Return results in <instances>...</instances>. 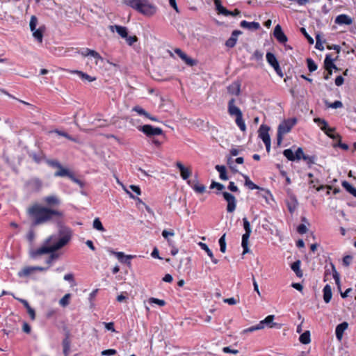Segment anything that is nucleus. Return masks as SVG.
<instances>
[{"label":"nucleus","instance_id":"obj_1","mask_svg":"<svg viewBox=\"0 0 356 356\" xmlns=\"http://www.w3.org/2000/svg\"><path fill=\"white\" fill-rule=\"evenodd\" d=\"M42 201L47 205L46 207L36 203L27 209V213L32 220V227L53 222L56 219H60L63 217V211L52 208L59 206L61 203L60 198L57 195L46 196L42 199Z\"/></svg>","mask_w":356,"mask_h":356},{"label":"nucleus","instance_id":"obj_2","mask_svg":"<svg viewBox=\"0 0 356 356\" xmlns=\"http://www.w3.org/2000/svg\"><path fill=\"white\" fill-rule=\"evenodd\" d=\"M58 225L59 227V235L60 236L58 242L50 246L43 245L32 251L31 253L32 257L54 252L65 246L70 241L72 236L70 229L63 226L60 222H58Z\"/></svg>","mask_w":356,"mask_h":356},{"label":"nucleus","instance_id":"obj_3","mask_svg":"<svg viewBox=\"0 0 356 356\" xmlns=\"http://www.w3.org/2000/svg\"><path fill=\"white\" fill-rule=\"evenodd\" d=\"M122 3L147 17L154 15L157 10L156 6L149 0H123Z\"/></svg>","mask_w":356,"mask_h":356},{"label":"nucleus","instance_id":"obj_4","mask_svg":"<svg viewBox=\"0 0 356 356\" xmlns=\"http://www.w3.org/2000/svg\"><path fill=\"white\" fill-rule=\"evenodd\" d=\"M297 122L296 118H289L282 122L277 128V142L280 145L283 140V136L289 133Z\"/></svg>","mask_w":356,"mask_h":356},{"label":"nucleus","instance_id":"obj_5","mask_svg":"<svg viewBox=\"0 0 356 356\" xmlns=\"http://www.w3.org/2000/svg\"><path fill=\"white\" fill-rule=\"evenodd\" d=\"M234 99H231L229 102L228 111L230 115L236 116V123L241 131H245V123L243 121V113L234 104Z\"/></svg>","mask_w":356,"mask_h":356},{"label":"nucleus","instance_id":"obj_6","mask_svg":"<svg viewBox=\"0 0 356 356\" xmlns=\"http://www.w3.org/2000/svg\"><path fill=\"white\" fill-rule=\"evenodd\" d=\"M275 318L274 315H269L266 317L264 320L261 321L259 324L254 326H251L248 328H246V332H252L254 331L263 329L265 326L268 327H280V325L278 323H273V320Z\"/></svg>","mask_w":356,"mask_h":356},{"label":"nucleus","instance_id":"obj_7","mask_svg":"<svg viewBox=\"0 0 356 356\" xmlns=\"http://www.w3.org/2000/svg\"><path fill=\"white\" fill-rule=\"evenodd\" d=\"M137 129L145 134L147 137L163 134V130L159 127H154L150 124L138 126Z\"/></svg>","mask_w":356,"mask_h":356},{"label":"nucleus","instance_id":"obj_8","mask_svg":"<svg viewBox=\"0 0 356 356\" xmlns=\"http://www.w3.org/2000/svg\"><path fill=\"white\" fill-rule=\"evenodd\" d=\"M269 129L270 128L267 125L262 124L259 130V136L264 143L268 152L270 150V138L268 134Z\"/></svg>","mask_w":356,"mask_h":356},{"label":"nucleus","instance_id":"obj_9","mask_svg":"<svg viewBox=\"0 0 356 356\" xmlns=\"http://www.w3.org/2000/svg\"><path fill=\"white\" fill-rule=\"evenodd\" d=\"M170 207L173 208L177 213H180L182 210L186 209L188 214L189 211L186 209V201L184 198L179 197L174 199L170 204Z\"/></svg>","mask_w":356,"mask_h":356},{"label":"nucleus","instance_id":"obj_10","mask_svg":"<svg viewBox=\"0 0 356 356\" xmlns=\"http://www.w3.org/2000/svg\"><path fill=\"white\" fill-rule=\"evenodd\" d=\"M246 187L250 190L257 189V194L259 196H262L264 198H267L266 195L268 194V191L265 190L264 188H261L254 184L248 176H246Z\"/></svg>","mask_w":356,"mask_h":356},{"label":"nucleus","instance_id":"obj_11","mask_svg":"<svg viewBox=\"0 0 356 356\" xmlns=\"http://www.w3.org/2000/svg\"><path fill=\"white\" fill-rule=\"evenodd\" d=\"M222 195L225 200L227 202V212L232 213L236 209V201L235 197L228 192H223Z\"/></svg>","mask_w":356,"mask_h":356},{"label":"nucleus","instance_id":"obj_12","mask_svg":"<svg viewBox=\"0 0 356 356\" xmlns=\"http://www.w3.org/2000/svg\"><path fill=\"white\" fill-rule=\"evenodd\" d=\"M266 57L267 62L274 68L277 74L282 76V70L275 56L271 52H268Z\"/></svg>","mask_w":356,"mask_h":356},{"label":"nucleus","instance_id":"obj_13","mask_svg":"<svg viewBox=\"0 0 356 356\" xmlns=\"http://www.w3.org/2000/svg\"><path fill=\"white\" fill-rule=\"evenodd\" d=\"M108 252L111 254L115 255L120 262L126 264L128 266H131L130 260L135 257L134 255H125L122 252H115L111 249L108 250Z\"/></svg>","mask_w":356,"mask_h":356},{"label":"nucleus","instance_id":"obj_14","mask_svg":"<svg viewBox=\"0 0 356 356\" xmlns=\"http://www.w3.org/2000/svg\"><path fill=\"white\" fill-rule=\"evenodd\" d=\"M215 5L216 6V10H218V13L222 14L225 16H235L240 13V12L237 9H235L233 12L227 10L225 7H223L221 5L220 0H216Z\"/></svg>","mask_w":356,"mask_h":356},{"label":"nucleus","instance_id":"obj_15","mask_svg":"<svg viewBox=\"0 0 356 356\" xmlns=\"http://www.w3.org/2000/svg\"><path fill=\"white\" fill-rule=\"evenodd\" d=\"M274 37L277 39V40L281 43L284 44L287 42V37L284 33L282 27L280 24L275 26L273 32Z\"/></svg>","mask_w":356,"mask_h":356},{"label":"nucleus","instance_id":"obj_16","mask_svg":"<svg viewBox=\"0 0 356 356\" xmlns=\"http://www.w3.org/2000/svg\"><path fill=\"white\" fill-rule=\"evenodd\" d=\"M286 204L289 211L291 213H293L296 210L298 202V200L296 197V196L293 195H291L286 200Z\"/></svg>","mask_w":356,"mask_h":356},{"label":"nucleus","instance_id":"obj_17","mask_svg":"<svg viewBox=\"0 0 356 356\" xmlns=\"http://www.w3.org/2000/svg\"><path fill=\"white\" fill-rule=\"evenodd\" d=\"M175 52L177 56H179L188 65L194 66L196 65V61L188 57L184 51H182L180 49H175Z\"/></svg>","mask_w":356,"mask_h":356},{"label":"nucleus","instance_id":"obj_18","mask_svg":"<svg viewBox=\"0 0 356 356\" xmlns=\"http://www.w3.org/2000/svg\"><path fill=\"white\" fill-rule=\"evenodd\" d=\"M176 166L180 171L181 178L187 180L192 174L191 169L186 168L181 162H177Z\"/></svg>","mask_w":356,"mask_h":356},{"label":"nucleus","instance_id":"obj_19","mask_svg":"<svg viewBox=\"0 0 356 356\" xmlns=\"http://www.w3.org/2000/svg\"><path fill=\"white\" fill-rule=\"evenodd\" d=\"M334 59L330 54H327L324 60V67L327 71H330V74H332V69L338 70L337 67L334 63Z\"/></svg>","mask_w":356,"mask_h":356},{"label":"nucleus","instance_id":"obj_20","mask_svg":"<svg viewBox=\"0 0 356 356\" xmlns=\"http://www.w3.org/2000/svg\"><path fill=\"white\" fill-rule=\"evenodd\" d=\"M314 121L317 122L318 125L321 126V129L323 131H324L327 136H329L331 138H334V136L330 134V132H333L334 129L333 128L328 127V124L325 120L321 118H316Z\"/></svg>","mask_w":356,"mask_h":356},{"label":"nucleus","instance_id":"obj_21","mask_svg":"<svg viewBox=\"0 0 356 356\" xmlns=\"http://www.w3.org/2000/svg\"><path fill=\"white\" fill-rule=\"evenodd\" d=\"M348 323L347 322H343L339 324L335 329L336 337L339 341L342 339L344 331L348 328Z\"/></svg>","mask_w":356,"mask_h":356},{"label":"nucleus","instance_id":"obj_22","mask_svg":"<svg viewBox=\"0 0 356 356\" xmlns=\"http://www.w3.org/2000/svg\"><path fill=\"white\" fill-rule=\"evenodd\" d=\"M335 23L339 25L346 24L350 25L353 23L352 19L347 15L341 14L338 15L335 19Z\"/></svg>","mask_w":356,"mask_h":356},{"label":"nucleus","instance_id":"obj_23","mask_svg":"<svg viewBox=\"0 0 356 356\" xmlns=\"http://www.w3.org/2000/svg\"><path fill=\"white\" fill-rule=\"evenodd\" d=\"M70 333L67 332L65 333V337L63 339L62 341V345L63 348V354L65 356H68L70 352Z\"/></svg>","mask_w":356,"mask_h":356},{"label":"nucleus","instance_id":"obj_24","mask_svg":"<svg viewBox=\"0 0 356 356\" xmlns=\"http://www.w3.org/2000/svg\"><path fill=\"white\" fill-rule=\"evenodd\" d=\"M241 33V31H234L231 37L226 41L225 45L228 47H233L236 44L238 35Z\"/></svg>","mask_w":356,"mask_h":356},{"label":"nucleus","instance_id":"obj_25","mask_svg":"<svg viewBox=\"0 0 356 356\" xmlns=\"http://www.w3.org/2000/svg\"><path fill=\"white\" fill-rule=\"evenodd\" d=\"M244 162V159L243 157H238L236 159H233L232 157L228 158L227 159V164L229 165V168L233 170L236 172L237 170L236 169V165L235 163L238 164H242Z\"/></svg>","mask_w":356,"mask_h":356},{"label":"nucleus","instance_id":"obj_26","mask_svg":"<svg viewBox=\"0 0 356 356\" xmlns=\"http://www.w3.org/2000/svg\"><path fill=\"white\" fill-rule=\"evenodd\" d=\"M323 300L325 303H329L331 300L332 293L331 286L329 284H326L323 288Z\"/></svg>","mask_w":356,"mask_h":356},{"label":"nucleus","instance_id":"obj_27","mask_svg":"<svg viewBox=\"0 0 356 356\" xmlns=\"http://www.w3.org/2000/svg\"><path fill=\"white\" fill-rule=\"evenodd\" d=\"M215 168L219 172V177L220 179L225 181L229 179V177L227 176V169L225 165H216Z\"/></svg>","mask_w":356,"mask_h":356},{"label":"nucleus","instance_id":"obj_28","mask_svg":"<svg viewBox=\"0 0 356 356\" xmlns=\"http://www.w3.org/2000/svg\"><path fill=\"white\" fill-rule=\"evenodd\" d=\"M114 29H115L116 32L122 38H127V29L124 26H119V25H115V26H111V29L113 31Z\"/></svg>","mask_w":356,"mask_h":356},{"label":"nucleus","instance_id":"obj_29","mask_svg":"<svg viewBox=\"0 0 356 356\" xmlns=\"http://www.w3.org/2000/svg\"><path fill=\"white\" fill-rule=\"evenodd\" d=\"M199 245L201 247L202 250H204L208 254V256L211 258L212 262L215 264H218V260L216 259L211 250L209 248L208 245L206 243L200 242Z\"/></svg>","mask_w":356,"mask_h":356},{"label":"nucleus","instance_id":"obj_30","mask_svg":"<svg viewBox=\"0 0 356 356\" xmlns=\"http://www.w3.org/2000/svg\"><path fill=\"white\" fill-rule=\"evenodd\" d=\"M301 261L300 260H297L291 264V269L296 273V276L298 277H302L303 275V273L300 269Z\"/></svg>","mask_w":356,"mask_h":356},{"label":"nucleus","instance_id":"obj_31","mask_svg":"<svg viewBox=\"0 0 356 356\" xmlns=\"http://www.w3.org/2000/svg\"><path fill=\"white\" fill-rule=\"evenodd\" d=\"M187 183H188V185H190L192 187V188L195 192H197L198 193H203L205 191V190H206V187L203 184H199L198 181H197L194 184H192L191 181V180H188Z\"/></svg>","mask_w":356,"mask_h":356},{"label":"nucleus","instance_id":"obj_32","mask_svg":"<svg viewBox=\"0 0 356 356\" xmlns=\"http://www.w3.org/2000/svg\"><path fill=\"white\" fill-rule=\"evenodd\" d=\"M229 93L232 95H238L240 92V83L238 82H234L232 84L227 87Z\"/></svg>","mask_w":356,"mask_h":356},{"label":"nucleus","instance_id":"obj_33","mask_svg":"<svg viewBox=\"0 0 356 356\" xmlns=\"http://www.w3.org/2000/svg\"><path fill=\"white\" fill-rule=\"evenodd\" d=\"M33 272H35L33 266H26L22 269V270L19 271L17 275L20 277H26L33 273Z\"/></svg>","mask_w":356,"mask_h":356},{"label":"nucleus","instance_id":"obj_34","mask_svg":"<svg viewBox=\"0 0 356 356\" xmlns=\"http://www.w3.org/2000/svg\"><path fill=\"white\" fill-rule=\"evenodd\" d=\"M72 172L69 171V170L63 168L61 165L60 168H58V170L54 173L55 177H70V175H72Z\"/></svg>","mask_w":356,"mask_h":356},{"label":"nucleus","instance_id":"obj_35","mask_svg":"<svg viewBox=\"0 0 356 356\" xmlns=\"http://www.w3.org/2000/svg\"><path fill=\"white\" fill-rule=\"evenodd\" d=\"M331 267H332V270L333 278L335 281L336 284L338 286V289L340 290V289H341L340 275L337 271L335 266L332 263H331Z\"/></svg>","mask_w":356,"mask_h":356},{"label":"nucleus","instance_id":"obj_36","mask_svg":"<svg viewBox=\"0 0 356 356\" xmlns=\"http://www.w3.org/2000/svg\"><path fill=\"white\" fill-rule=\"evenodd\" d=\"M341 185L348 193L356 197V188L353 187L349 182L347 181H342Z\"/></svg>","mask_w":356,"mask_h":356},{"label":"nucleus","instance_id":"obj_37","mask_svg":"<svg viewBox=\"0 0 356 356\" xmlns=\"http://www.w3.org/2000/svg\"><path fill=\"white\" fill-rule=\"evenodd\" d=\"M43 31L44 28L43 27H39V29H35L34 31H32L33 32V36L39 42H42L43 38Z\"/></svg>","mask_w":356,"mask_h":356},{"label":"nucleus","instance_id":"obj_38","mask_svg":"<svg viewBox=\"0 0 356 356\" xmlns=\"http://www.w3.org/2000/svg\"><path fill=\"white\" fill-rule=\"evenodd\" d=\"M307 164L308 167L310 168L313 164L315 163L316 160V156L315 155H307L303 156L302 159Z\"/></svg>","mask_w":356,"mask_h":356},{"label":"nucleus","instance_id":"obj_39","mask_svg":"<svg viewBox=\"0 0 356 356\" xmlns=\"http://www.w3.org/2000/svg\"><path fill=\"white\" fill-rule=\"evenodd\" d=\"M299 340L303 344H308L310 342L309 331H305L304 333H302L300 336Z\"/></svg>","mask_w":356,"mask_h":356},{"label":"nucleus","instance_id":"obj_40","mask_svg":"<svg viewBox=\"0 0 356 356\" xmlns=\"http://www.w3.org/2000/svg\"><path fill=\"white\" fill-rule=\"evenodd\" d=\"M71 298L70 293H66L60 300H59V305L63 307H65L70 304V300Z\"/></svg>","mask_w":356,"mask_h":356},{"label":"nucleus","instance_id":"obj_41","mask_svg":"<svg viewBox=\"0 0 356 356\" xmlns=\"http://www.w3.org/2000/svg\"><path fill=\"white\" fill-rule=\"evenodd\" d=\"M92 226H93L94 229H95L98 231H101V232L105 231V229L99 218H96L93 220Z\"/></svg>","mask_w":356,"mask_h":356},{"label":"nucleus","instance_id":"obj_42","mask_svg":"<svg viewBox=\"0 0 356 356\" xmlns=\"http://www.w3.org/2000/svg\"><path fill=\"white\" fill-rule=\"evenodd\" d=\"M283 154L289 161H293L296 160L295 154L291 149H284Z\"/></svg>","mask_w":356,"mask_h":356},{"label":"nucleus","instance_id":"obj_43","mask_svg":"<svg viewBox=\"0 0 356 356\" xmlns=\"http://www.w3.org/2000/svg\"><path fill=\"white\" fill-rule=\"evenodd\" d=\"M307 67L310 72H313L317 70V65L313 59L309 58L307 59Z\"/></svg>","mask_w":356,"mask_h":356},{"label":"nucleus","instance_id":"obj_44","mask_svg":"<svg viewBox=\"0 0 356 356\" xmlns=\"http://www.w3.org/2000/svg\"><path fill=\"white\" fill-rule=\"evenodd\" d=\"M132 110L140 115H144L146 118H150V114L138 106H134Z\"/></svg>","mask_w":356,"mask_h":356},{"label":"nucleus","instance_id":"obj_45","mask_svg":"<svg viewBox=\"0 0 356 356\" xmlns=\"http://www.w3.org/2000/svg\"><path fill=\"white\" fill-rule=\"evenodd\" d=\"M74 72L77 74L79 75V76L82 79H86L87 81H88L89 82H91V81H93L96 79L95 77H92L90 76H89L88 74H86V73H83L81 71H74Z\"/></svg>","mask_w":356,"mask_h":356},{"label":"nucleus","instance_id":"obj_46","mask_svg":"<svg viewBox=\"0 0 356 356\" xmlns=\"http://www.w3.org/2000/svg\"><path fill=\"white\" fill-rule=\"evenodd\" d=\"M246 29H249V30H252V31L258 30L260 29V24L259 22H246Z\"/></svg>","mask_w":356,"mask_h":356},{"label":"nucleus","instance_id":"obj_47","mask_svg":"<svg viewBox=\"0 0 356 356\" xmlns=\"http://www.w3.org/2000/svg\"><path fill=\"white\" fill-rule=\"evenodd\" d=\"M220 250L224 253L226 251L225 234H224L219 239Z\"/></svg>","mask_w":356,"mask_h":356},{"label":"nucleus","instance_id":"obj_48","mask_svg":"<svg viewBox=\"0 0 356 356\" xmlns=\"http://www.w3.org/2000/svg\"><path fill=\"white\" fill-rule=\"evenodd\" d=\"M325 104L327 107L332 108H338L343 107V104L341 101L337 100L334 102L333 103H329L327 102H325Z\"/></svg>","mask_w":356,"mask_h":356},{"label":"nucleus","instance_id":"obj_49","mask_svg":"<svg viewBox=\"0 0 356 356\" xmlns=\"http://www.w3.org/2000/svg\"><path fill=\"white\" fill-rule=\"evenodd\" d=\"M88 56H91L96 59V64L98 63V60H103V58L100 56V54L95 50L90 49L88 52Z\"/></svg>","mask_w":356,"mask_h":356},{"label":"nucleus","instance_id":"obj_50","mask_svg":"<svg viewBox=\"0 0 356 356\" xmlns=\"http://www.w3.org/2000/svg\"><path fill=\"white\" fill-rule=\"evenodd\" d=\"M37 24L38 18L35 15H32L29 22V26L31 31L36 29Z\"/></svg>","mask_w":356,"mask_h":356},{"label":"nucleus","instance_id":"obj_51","mask_svg":"<svg viewBox=\"0 0 356 356\" xmlns=\"http://www.w3.org/2000/svg\"><path fill=\"white\" fill-rule=\"evenodd\" d=\"M53 132L57 134L59 136H63L70 140H72V141L75 140L70 135H69L67 133H66L65 131L56 129V130L53 131Z\"/></svg>","mask_w":356,"mask_h":356},{"label":"nucleus","instance_id":"obj_52","mask_svg":"<svg viewBox=\"0 0 356 356\" xmlns=\"http://www.w3.org/2000/svg\"><path fill=\"white\" fill-rule=\"evenodd\" d=\"M250 233H251V229L250 227V223L248 221L246 220V253L250 252V249L248 247V238L250 236Z\"/></svg>","mask_w":356,"mask_h":356},{"label":"nucleus","instance_id":"obj_53","mask_svg":"<svg viewBox=\"0 0 356 356\" xmlns=\"http://www.w3.org/2000/svg\"><path fill=\"white\" fill-rule=\"evenodd\" d=\"M294 154L296 160L302 159L303 156H305L301 147H298Z\"/></svg>","mask_w":356,"mask_h":356},{"label":"nucleus","instance_id":"obj_54","mask_svg":"<svg viewBox=\"0 0 356 356\" xmlns=\"http://www.w3.org/2000/svg\"><path fill=\"white\" fill-rule=\"evenodd\" d=\"M316 42L315 48L318 50L323 51L324 49V47L322 44L320 35H316Z\"/></svg>","mask_w":356,"mask_h":356},{"label":"nucleus","instance_id":"obj_55","mask_svg":"<svg viewBox=\"0 0 356 356\" xmlns=\"http://www.w3.org/2000/svg\"><path fill=\"white\" fill-rule=\"evenodd\" d=\"M210 188H217L218 191L225 189V186L220 183L213 181L210 185Z\"/></svg>","mask_w":356,"mask_h":356},{"label":"nucleus","instance_id":"obj_56","mask_svg":"<svg viewBox=\"0 0 356 356\" xmlns=\"http://www.w3.org/2000/svg\"><path fill=\"white\" fill-rule=\"evenodd\" d=\"M149 303L157 304V305H159L161 307H163V306H164L165 305V302L163 300H160V299H157V298H150L149 299Z\"/></svg>","mask_w":356,"mask_h":356},{"label":"nucleus","instance_id":"obj_57","mask_svg":"<svg viewBox=\"0 0 356 356\" xmlns=\"http://www.w3.org/2000/svg\"><path fill=\"white\" fill-rule=\"evenodd\" d=\"M70 179L74 183H76V184H78L80 188H83L85 186V184L83 181H81V179H77L76 177H75V176L72 174V175H70Z\"/></svg>","mask_w":356,"mask_h":356},{"label":"nucleus","instance_id":"obj_58","mask_svg":"<svg viewBox=\"0 0 356 356\" xmlns=\"http://www.w3.org/2000/svg\"><path fill=\"white\" fill-rule=\"evenodd\" d=\"M300 31L301 33L305 35V37L308 40V42L310 44H314V39L307 33L306 29L305 28H301L300 29Z\"/></svg>","mask_w":356,"mask_h":356},{"label":"nucleus","instance_id":"obj_59","mask_svg":"<svg viewBox=\"0 0 356 356\" xmlns=\"http://www.w3.org/2000/svg\"><path fill=\"white\" fill-rule=\"evenodd\" d=\"M47 163L49 166L52 168H56L58 169L61 166V164L57 160H47Z\"/></svg>","mask_w":356,"mask_h":356},{"label":"nucleus","instance_id":"obj_60","mask_svg":"<svg viewBox=\"0 0 356 356\" xmlns=\"http://www.w3.org/2000/svg\"><path fill=\"white\" fill-rule=\"evenodd\" d=\"M353 260V257L350 255H346L343 258V265L346 267H348Z\"/></svg>","mask_w":356,"mask_h":356},{"label":"nucleus","instance_id":"obj_61","mask_svg":"<svg viewBox=\"0 0 356 356\" xmlns=\"http://www.w3.org/2000/svg\"><path fill=\"white\" fill-rule=\"evenodd\" d=\"M51 254L49 258L46 260V263L49 265H51L52 261L58 257V254L54 252H50Z\"/></svg>","mask_w":356,"mask_h":356},{"label":"nucleus","instance_id":"obj_62","mask_svg":"<svg viewBox=\"0 0 356 356\" xmlns=\"http://www.w3.org/2000/svg\"><path fill=\"white\" fill-rule=\"evenodd\" d=\"M222 351L225 353H232V354H236L238 353V350L232 348L230 346L224 347L222 348Z\"/></svg>","mask_w":356,"mask_h":356},{"label":"nucleus","instance_id":"obj_63","mask_svg":"<svg viewBox=\"0 0 356 356\" xmlns=\"http://www.w3.org/2000/svg\"><path fill=\"white\" fill-rule=\"evenodd\" d=\"M127 44L129 45H132L134 42H137L138 38L136 35L134 36H128L125 38Z\"/></svg>","mask_w":356,"mask_h":356},{"label":"nucleus","instance_id":"obj_64","mask_svg":"<svg viewBox=\"0 0 356 356\" xmlns=\"http://www.w3.org/2000/svg\"><path fill=\"white\" fill-rule=\"evenodd\" d=\"M297 231H298V232L299 234H305L307 232V227L305 225L300 224L297 227Z\"/></svg>","mask_w":356,"mask_h":356}]
</instances>
